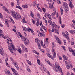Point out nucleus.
<instances>
[{
    "label": "nucleus",
    "instance_id": "obj_1",
    "mask_svg": "<svg viewBox=\"0 0 75 75\" xmlns=\"http://www.w3.org/2000/svg\"><path fill=\"white\" fill-rule=\"evenodd\" d=\"M53 68L54 71H55L56 72H57L58 70H59L61 73V74L62 75H63L64 74L63 72H62V70L61 67L60 66H53Z\"/></svg>",
    "mask_w": 75,
    "mask_h": 75
},
{
    "label": "nucleus",
    "instance_id": "obj_2",
    "mask_svg": "<svg viewBox=\"0 0 75 75\" xmlns=\"http://www.w3.org/2000/svg\"><path fill=\"white\" fill-rule=\"evenodd\" d=\"M8 48L12 53H13V50H16V48L14 47V45L12 43L10 44V45L8 47Z\"/></svg>",
    "mask_w": 75,
    "mask_h": 75
},
{
    "label": "nucleus",
    "instance_id": "obj_3",
    "mask_svg": "<svg viewBox=\"0 0 75 75\" xmlns=\"http://www.w3.org/2000/svg\"><path fill=\"white\" fill-rule=\"evenodd\" d=\"M21 46L22 47V49H16V50L18 51V52L20 54H21V52H24V49H25V46L23 44H21Z\"/></svg>",
    "mask_w": 75,
    "mask_h": 75
},
{
    "label": "nucleus",
    "instance_id": "obj_4",
    "mask_svg": "<svg viewBox=\"0 0 75 75\" xmlns=\"http://www.w3.org/2000/svg\"><path fill=\"white\" fill-rule=\"evenodd\" d=\"M13 16L14 18L16 20H18V19L21 20V17L20 15L19 14H17L16 13L15 14H14Z\"/></svg>",
    "mask_w": 75,
    "mask_h": 75
},
{
    "label": "nucleus",
    "instance_id": "obj_5",
    "mask_svg": "<svg viewBox=\"0 0 75 75\" xmlns=\"http://www.w3.org/2000/svg\"><path fill=\"white\" fill-rule=\"evenodd\" d=\"M72 0H69V6L71 8H74V5L73 4H72Z\"/></svg>",
    "mask_w": 75,
    "mask_h": 75
},
{
    "label": "nucleus",
    "instance_id": "obj_6",
    "mask_svg": "<svg viewBox=\"0 0 75 75\" xmlns=\"http://www.w3.org/2000/svg\"><path fill=\"white\" fill-rule=\"evenodd\" d=\"M69 51L70 52H71L72 55L75 57V52L74 51V50H72V49H70L69 50Z\"/></svg>",
    "mask_w": 75,
    "mask_h": 75
},
{
    "label": "nucleus",
    "instance_id": "obj_7",
    "mask_svg": "<svg viewBox=\"0 0 75 75\" xmlns=\"http://www.w3.org/2000/svg\"><path fill=\"white\" fill-rule=\"evenodd\" d=\"M39 41L40 42V43H41L42 47H43V48H45V44H44V45H43V42H42V40H40Z\"/></svg>",
    "mask_w": 75,
    "mask_h": 75
},
{
    "label": "nucleus",
    "instance_id": "obj_8",
    "mask_svg": "<svg viewBox=\"0 0 75 75\" xmlns=\"http://www.w3.org/2000/svg\"><path fill=\"white\" fill-rule=\"evenodd\" d=\"M38 35L39 37H41V36H43V37H45V34L44 33L42 34L40 33L38 34Z\"/></svg>",
    "mask_w": 75,
    "mask_h": 75
},
{
    "label": "nucleus",
    "instance_id": "obj_9",
    "mask_svg": "<svg viewBox=\"0 0 75 75\" xmlns=\"http://www.w3.org/2000/svg\"><path fill=\"white\" fill-rule=\"evenodd\" d=\"M47 55L49 57V58H51V59H54V58H53V57L51 56L50 54H47Z\"/></svg>",
    "mask_w": 75,
    "mask_h": 75
},
{
    "label": "nucleus",
    "instance_id": "obj_10",
    "mask_svg": "<svg viewBox=\"0 0 75 75\" xmlns=\"http://www.w3.org/2000/svg\"><path fill=\"white\" fill-rule=\"evenodd\" d=\"M69 33H71V34H74L75 33V31L74 30H69Z\"/></svg>",
    "mask_w": 75,
    "mask_h": 75
},
{
    "label": "nucleus",
    "instance_id": "obj_11",
    "mask_svg": "<svg viewBox=\"0 0 75 75\" xmlns=\"http://www.w3.org/2000/svg\"><path fill=\"white\" fill-rule=\"evenodd\" d=\"M63 57L64 59H65V60H68V59L67 57L64 54L63 55Z\"/></svg>",
    "mask_w": 75,
    "mask_h": 75
},
{
    "label": "nucleus",
    "instance_id": "obj_12",
    "mask_svg": "<svg viewBox=\"0 0 75 75\" xmlns=\"http://www.w3.org/2000/svg\"><path fill=\"white\" fill-rule=\"evenodd\" d=\"M60 11L61 13V15H62V14H63V9L62 6L60 8Z\"/></svg>",
    "mask_w": 75,
    "mask_h": 75
},
{
    "label": "nucleus",
    "instance_id": "obj_13",
    "mask_svg": "<svg viewBox=\"0 0 75 75\" xmlns=\"http://www.w3.org/2000/svg\"><path fill=\"white\" fill-rule=\"evenodd\" d=\"M56 39L59 44H61V42H60L61 41H60V40H59V38H58L57 37H56Z\"/></svg>",
    "mask_w": 75,
    "mask_h": 75
},
{
    "label": "nucleus",
    "instance_id": "obj_14",
    "mask_svg": "<svg viewBox=\"0 0 75 75\" xmlns=\"http://www.w3.org/2000/svg\"><path fill=\"white\" fill-rule=\"evenodd\" d=\"M5 23L6 25H7V26L8 27V23H7V22L8 21V19H5Z\"/></svg>",
    "mask_w": 75,
    "mask_h": 75
},
{
    "label": "nucleus",
    "instance_id": "obj_15",
    "mask_svg": "<svg viewBox=\"0 0 75 75\" xmlns=\"http://www.w3.org/2000/svg\"><path fill=\"white\" fill-rule=\"evenodd\" d=\"M13 74L15 75H20L18 74V72H17V71L16 70L14 71Z\"/></svg>",
    "mask_w": 75,
    "mask_h": 75
},
{
    "label": "nucleus",
    "instance_id": "obj_16",
    "mask_svg": "<svg viewBox=\"0 0 75 75\" xmlns=\"http://www.w3.org/2000/svg\"><path fill=\"white\" fill-rule=\"evenodd\" d=\"M11 14L12 16H13L14 14H16V13H15V12H14V11H11Z\"/></svg>",
    "mask_w": 75,
    "mask_h": 75
},
{
    "label": "nucleus",
    "instance_id": "obj_17",
    "mask_svg": "<svg viewBox=\"0 0 75 75\" xmlns=\"http://www.w3.org/2000/svg\"><path fill=\"white\" fill-rule=\"evenodd\" d=\"M47 16L49 19H51V20H52V19H51V15H50L49 14H47Z\"/></svg>",
    "mask_w": 75,
    "mask_h": 75
},
{
    "label": "nucleus",
    "instance_id": "obj_18",
    "mask_svg": "<svg viewBox=\"0 0 75 75\" xmlns=\"http://www.w3.org/2000/svg\"><path fill=\"white\" fill-rule=\"evenodd\" d=\"M0 18H1V19L2 20H4V19H3V16L1 14H0Z\"/></svg>",
    "mask_w": 75,
    "mask_h": 75
},
{
    "label": "nucleus",
    "instance_id": "obj_19",
    "mask_svg": "<svg viewBox=\"0 0 75 75\" xmlns=\"http://www.w3.org/2000/svg\"><path fill=\"white\" fill-rule=\"evenodd\" d=\"M53 24H54V25H53V27H54L55 28H57V25L55 24V23L54 22Z\"/></svg>",
    "mask_w": 75,
    "mask_h": 75
},
{
    "label": "nucleus",
    "instance_id": "obj_20",
    "mask_svg": "<svg viewBox=\"0 0 75 75\" xmlns=\"http://www.w3.org/2000/svg\"><path fill=\"white\" fill-rule=\"evenodd\" d=\"M40 69L41 70H44V71H45V70H46V69H44V68L43 67H40Z\"/></svg>",
    "mask_w": 75,
    "mask_h": 75
},
{
    "label": "nucleus",
    "instance_id": "obj_21",
    "mask_svg": "<svg viewBox=\"0 0 75 75\" xmlns=\"http://www.w3.org/2000/svg\"><path fill=\"white\" fill-rule=\"evenodd\" d=\"M46 62H47V63H48V64H49L50 66H51V63H50V61L48 60H46Z\"/></svg>",
    "mask_w": 75,
    "mask_h": 75
},
{
    "label": "nucleus",
    "instance_id": "obj_22",
    "mask_svg": "<svg viewBox=\"0 0 75 75\" xmlns=\"http://www.w3.org/2000/svg\"><path fill=\"white\" fill-rule=\"evenodd\" d=\"M1 52H0V53H1V54L2 55V56H4V51H3H3H1Z\"/></svg>",
    "mask_w": 75,
    "mask_h": 75
},
{
    "label": "nucleus",
    "instance_id": "obj_23",
    "mask_svg": "<svg viewBox=\"0 0 75 75\" xmlns=\"http://www.w3.org/2000/svg\"><path fill=\"white\" fill-rule=\"evenodd\" d=\"M24 43L25 45H27L28 44V42L26 40L24 41Z\"/></svg>",
    "mask_w": 75,
    "mask_h": 75
},
{
    "label": "nucleus",
    "instance_id": "obj_24",
    "mask_svg": "<svg viewBox=\"0 0 75 75\" xmlns=\"http://www.w3.org/2000/svg\"><path fill=\"white\" fill-rule=\"evenodd\" d=\"M35 4H36V1H34L33 2V6L34 7H35Z\"/></svg>",
    "mask_w": 75,
    "mask_h": 75
},
{
    "label": "nucleus",
    "instance_id": "obj_25",
    "mask_svg": "<svg viewBox=\"0 0 75 75\" xmlns=\"http://www.w3.org/2000/svg\"><path fill=\"white\" fill-rule=\"evenodd\" d=\"M42 28H43V29H44L45 31H46V29L47 28H46V27L44 25H42Z\"/></svg>",
    "mask_w": 75,
    "mask_h": 75
},
{
    "label": "nucleus",
    "instance_id": "obj_26",
    "mask_svg": "<svg viewBox=\"0 0 75 75\" xmlns=\"http://www.w3.org/2000/svg\"><path fill=\"white\" fill-rule=\"evenodd\" d=\"M16 8H19V9L21 10H22V8L20 6H16Z\"/></svg>",
    "mask_w": 75,
    "mask_h": 75
},
{
    "label": "nucleus",
    "instance_id": "obj_27",
    "mask_svg": "<svg viewBox=\"0 0 75 75\" xmlns=\"http://www.w3.org/2000/svg\"><path fill=\"white\" fill-rule=\"evenodd\" d=\"M22 28H23L24 31H27V28H26L22 26Z\"/></svg>",
    "mask_w": 75,
    "mask_h": 75
},
{
    "label": "nucleus",
    "instance_id": "obj_28",
    "mask_svg": "<svg viewBox=\"0 0 75 75\" xmlns=\"http://www.w3.org/2000/svg\"><path fill=\"white\" fill-rule=\"evenodd\" d=\"M37 62H38V64L39 65L40 64V59H37Z\"/></svg>",
    "mask_w": 75,
    "mask_h": 75
},
{
    "label": "nucleus",
    "instance_id": "obj_29",
    "mask_svg": "<svg viewBox=\"0 0 75 75\" xmlns=\"http://www.w3.org/2000/svg\"><path fill=\"white\" fill-rule=\"evenodd\" d=\"M64 5H65V6L67 7V9H66V10H67V11H68V4H67L66 3H65L64 4Z\"/></svg>",
    "mask_w": 75,
    "mask_h": 75
},
{
    "label": "nucleus",
    "instance_id": "obj_30",
    "mask_svg": "<svg viewBox=\"0 0 75 75\" xmlns=\"http://www.w3.org/2000/svg\"><path fill=\"white\" fill-rule=\"evenodd\" d=\"M13 64L14 65H18L16 63V61H14V60H13Z\"/></svg>",
    "mask_w": 75,
    "mask_h": 75
},
{
    "label": "nucleus",
    "instance_id": "obj_31",
    "mask_svg": "<svg viewBox=\"0 0 75 75\" xmlns=\"http://www.w3.org/2000/svg\"><path fill=\"white\" fill-rule=\"evenodd\" d=\"M65 64L66 65H67V66H71V65L69 64H69L68 63H67V61H65Z\"/></svg>",
    "mask_w": 75,
    "mask_h": 75
},
{
    "label": "nucleus",
    "instance_id": "obj_32",
    "mask_svg": "<svg viewBox=\"0 0 75 75\" xmlns=\"http://www.w3.org/2000/svg\"><path fill=\"white\" fill-rule=\"evenodd\" d=\"M55 11H54V12L51 15L52 16L54 17V16H55Z\"/></svg>",
    "mask_w": 75,
    "mask_h": 75
},
{
    "label": "nucleus",
    "instance_id": "obj_33",
    "mask_svg": "<svg viewBox=\"0 0 75 75\" xmlns=\"http://www.w3.org/2000/svg\"><path fill=\"white\" fill-rule=\"evenodd\" d=\"M59 23L61 24H62V22H61V17H59Z\"/></svg>",
    "mask_w": 75,
    "mask_h": 75
},
{
    "label": "nucleus",
    "instance_id": "obj_34",
    "mask_svg": "<svg viewBox=\"0 0 75 75\" xmlns=\"http://www.w3.org/2000/svg\"><path fill=\"white\" fill-rule=\"evenodd\" d=\"M64 36L65 38H67V39H68V40H69V37H68V36H67V35H65Z\"/></svg>",
    "mask_w": 75,
    "mask_h": 75
},
{
    "label": "nucleus",
    "instance_id": "obj_35",
    "mask_svg": "<svg viewBox=\"0 0 75 75\" xmlns=\"http://www.w3.org/2000/svg\"><path fill=\"white\" fill-rule=\"evenodd\" d=\"M54 27L53 26V27H52V30H51V31H52V32H54V31H55V29H54Z\"/></svg>",
    "mask_w": 75,
    "mask_h": 75
},
{
    "label": "nucleus",
    "instance_id": "obj_36",
    "mask_svg": "<svg viewBox=\"0 0 75 75\" xmlns=\"http://www.w3.org/2000/svg\"><path fill=\"white\" fill-rule=\"evenodd\" d=\"M31 30V29L29 28H28L27 29L26 31H28V32H30Z\"/></svg>",
    "mask_w": 75,
    "mask_h": 75
},
{
    "label": "nucleus",
    "instance_id": "obj_37",
    "mask_svg": "<svg viewBox=\"0 0 75 75\" xmlns=\"http://www.w3.org/2000/svg\"><path fill=\"white\" fill-rule=\"evenodd\" d=\"M23 20H22V22L24 23H26V21H25V19L23 18Z\"/></svg>",
    "mask_w": 75,
    "mask_h": 75
},
{
    "label": "nucleus",
    "instance_id": "obj_38",
    "mask_svg": "<svg viewBox=\"0 0 75 75\" xmlns=\"http://www.w3.org/2000/svg\"><path fill=\"white\" fill-rule=\"evenodd\" d=\"M36 25L38 26V25H39V21H37V22L36 23Z\"/></svg>",
    "mask_w": 75,
    "mask_h": 75
},
{
    "label": "nucleus",
    "instance_id": "obj_39",
    "mask_svg": "<svg viewBox=\"0 0 75 75\" xmlns=\"http://www.w3.org/2000/svg\"><path fill=\"white\" fill-rule=\"evenodd\" d=\"M53 8L54 7H53V5H51L49 6V8H51V9H52V8Z\"/></svg>",
    "mask_w": 75,
    "mask_h": 75
},
{
    "label": "nucleus",
    "instance_id": "obj_40",
    "mask_svg": "<svg viewBox=\"0 0 75 75\" xmlns=\"http://www.w3.org/2000/svg\"><path fill=\"white\" fill-rule=\"evenodd\" d=\"M34 53H35V54H36L37 55H39V53H38V52H37L35 51H34Z\"/></svg>",
    "mask_w": 75,
    "mask_h": 75
},
{
    "label": "nucleus",
    "instance_id": "obj_41",
    "mask_svg": "<svg viewBox=\"0 0 75 75\" xmlns=\"http://www.w3.org/2000/svg\"><path fill=\"white\" fill-rule=\"evenodd\" d=\"M55 33L58 34H59V33H58V30L56 29H55Z\"/></svg>",
    "mask_w": 75,
    "mask_h": 75
},
{
    "label": "nucleus",
    "instance_id": "obj_42",
    "mask_svg": "<svg viewBox=\"0 0 75 75\" xmlns=\"http://www.w3.org/2000/svg\"><path fill=\"white\" fill-rule=\"evenodd\" d=\"M10 18L11 19V22L13 24H14V21L13 20V19H11V18Z\"/></svg>",
    "mask_w": 75,
    "mask_h": 75
},
{
    "label": "nucleus",
    "instance_id": "obj_43",
    "mask_svg": "<svg viewBox=\"0 0 75 75\" xmlns=\"http://www.w3.org/2000/svg\"><path fill=\"white\" fill-rule=\"evenodd\" d=\"M30 15L31 16V17H33H33L34 16V15L33 14V12H31V13L30 14Z\"/></svg>",
    "mask_w": 75,
    "mask_h": 75
},
{
    "label": "nucleus",
    "instance_id": "obj_44",
    "mask_svg": "<svg viewBox=\"0 0 75 75\" xmlns=\"http://www.w3.org/2000/svg\"><path fill=\"white\" fill-rule=\"evenodd\" d=\"M42 10L44 12V13H45L46 10L45 9V8H42Z\"/></svg>",
    "mask_w": 75,
    "mask_h": 75
},
{
    "label": "nucleus",
    "instance_id": "obj_45",
    "mask_svg": "<svg viewBox=\"0 0 75 75\" xmlns=\"http://www.w3.org/2000/svg\"><path fill=\"white\" fill-rule=\"evenodd\" d=\"M3 49H2V47H1V46H0V52H1V51H3Z\"/></svg>",
    "mask_w": 75,
    "mask_h": 75
},
{
    "label": "nucleus",
    "instance_id": "obj_46",
    "mask_svg": "<svg viewBox=\"0 0 75 75\" xmlns=\"http://www.w3.org/2000/svg\"><path fill=\"white\" fill-rule=\"evenodd\" d=\"M24 51H25V52H28V50L27 49V48H26L25 47L24 49Z\"/></svg>",
    "mask_w": 75,
    "mask_h": 75
},
{
    "label": "nucleus",
    "instance_id": "obj_47",
    "mask_svg": "<svg viewBox=\"0 0 75 75\" xmlns=\"http://www.w3.org/2000/svg\"><path fill=\"white\" fill-rule=\"evenodd\" d=\"M5 73L6 74H7V70L6 69H5Z\"/></svg>",
    "mask_w": 75,
    "mask_h": 75
},
{
    "label": "nucleus",
    "instance_id": "obj_48",
    "mask_svg": "<svg viewBox=\"0 0 75 75\" xmlns=\"http://www.w3.org/2000/svg\"><path fill=\"white\" fill-rule=\"evenodd\" d=\"M7 74H8L9 75H11V74H10L9 71L8 70L7 71Z\"/></svg>",
    "mask_w": 75,
    "mask_h": 75
},
{
    "label": "nucleus",
    "instance_id": "obj_49",
    "mask_svg": "<svg viewBox=\"0 0 75 75\" xmlns=\"http://www.w3.org/2000/svg\"><path fill=\"white\" fill-rule=\"evenodd\" d=\"M16 68L17 69H18H18H20V66L19 67L18 66H15Z\"/></svg>",
    "mask_w": 75,
    "mask_h": 75
},
{
    "label": "nucleus",
    "instance_id": "obj_50",
    "mask_svg": "<svg viewBox=\"0 0 75 75\" xmlns=\"http://www.w3.org/2000/svg\"><path fill=\"white\" fill-rule=\"evenodd\" d=\"M43 20H45V21H46V22H45V23H47V20L46 19V18H44V17H43Z\"/></svg>",
    "mask_w": 75,
    "mask_h": 75
},
{
    "label": "nucleus",
    "instance_id": "obj_51",
    "mask_svg": "<svg viewBox=\"0 0 75 75\" xmlns=\"http://www.w3.org/2000/svg\"><path fill=\"white\" fill-rule=\"evenodd\" d=\"M54 51H55V50H54V48L53 47H52V52H55Z\"/></svg>",
    "mask_w": 75,
    "mask_h": 75
},
{
    "label": "nucleus",
    "instance_id": "obj_52",
    "mask_svg": "<svg viewBox=\"0 0 75 75\" xmlns=\"http://www.w3.org/2000/svg\"><path fill=\"white\" fill-rule=\"evenodd\" d=\"M2 37L3 38H5V37H6V36H5L3 34H1Z\"/></svg>",
    "mask_w": 75,
    "mask_h": 75
},
{
    "label": "nucleus",
    "instance_id": "obj_53",
    "mask_svg": "<svg viewBox=\"0 0 75 75\" xmlns=\"http://www.w3.org/2000/svg\"><path fill=\"white\" fill-rule=\"evenodd\" d=\"M27 70L29 72H30L31 71L30 70V69H29V68H27Z\"/></svg>",
    "mask_w": 75,
    "mask_h": 75
},
{
    "label": "nucleus",
    "instance_id": "obj_54",
    "mask_svg": "<svg viewBox=\"0 0 75 75\" xmlns=\"http://www.w3.org/2000/svg\"><path fill=\"white\" fill-rule=\"evenodd\" d=\"M11 5L12 7H13L14 6V2H12L11 3Z\"/></svg>",
    "mask_w": 75,
    "mask_h": 75
},
{
    "label": "nucleus",
    "instance_id": "obj_55",
    "mask_svg": "<svg viewBox=\"0 0 75 75\" xmlns=\"http://www.w3.org/2000/svg\"><path fill=\"white\" fill-rule=\"evenodd\" d=\"M55 65L56 66H59V64L57 63H55Z\"/></svg>",
    "mask_w": 75,
    "mask_h": 75
},
{
    "label": "nucleus",
    "instance_id": "obj_56",
    "mask_svg": "<svg viewBox=\"0 0 75 75\" xmlns=\"http://www.w3.org/2000/svg\"><path fill=\"white\" fill-rule=\"evenodd\" d=\"M38 38H36L35 39V42H38Z\"/></svg>",
    "mask_w": 75,
    "mask_h": 75
},
{
    "label": "nucleus",
    "instance_id": "obj_57",
    "mask_svg": "<svg viewBox=\"0 0 75 75\" xmlns=\"http://www.w3.org/2000/svg\"><path fill=\"white\" fill-rule=\"evenodd\" d=\"M8 41H11V42H12V40H11V39H10V38H8V39H7Z\"/></svg>",
    "mask_w": 75,
    "mask_h": 75
},
{
    "label": "nucleus",
    "instance_id": "obj_58",
    "mask_svg": "<svg viewBox=\"0 0 75 75\" xmlns=\"http://www.w3.org/2000/svg\"><path fill=\"white\" fill-rule=\"evenodd\" d=\"M56 55V53H55V52H54V54H53V57H54V58H55Z\"/></svg>",
    "mask_w": 75,
    "mask_h": 75
},
{
    "label": "nucleus",
    "instance_id": "obj_59",
    "mask_svg": "<svg viewBox=\"0 0 75 75\" xmlns=\"http://www.w3.org/2000/svg\"><path fill=\"white\" fill-rule=\"evenodd\" d=\"M23 39L25 41H26V38H25V37H23Z\"/></svg>",
    "mask_w": 75,
    "mask_h": 75
},
{
    "label": "nucleus",
    "instance_id": "obj_60",
    "mask_svg": "<svg viewBox=\"0 0 75 75\" xmlns=\"http://www.w3.org/2000/svg\"><path fill=\"white\" fill-rule=\"evenodd\" d=\"M10 59H11V61H13V62L14 61V60L13 59V58H12V57H10Z\"/></svg>",
    "mask_w": 75,
    "mask_h": 75
},
{
    "label": "nucleus",
    "instance_id": "obj_61",
    "mask_svg": "<svg viewBox=\"0 0 75 75\" xmlns=\"http://www.w3.org/2000/svg\"><path fill=\"white\" fill-rule=\"evenodd\" d=\"M50 24L52 26H53V25H54V24L52 22L51 23H50Z\"/></svg>",
    "mask_w": 75,
    "mask_h": 75
},
{
    "label": "nucleus",
    "instance_id": "obj_62",
    "mask_svg": "<svg viewBox=\"0 0 75 75\" xmlns=\"http://www.w3.org/2000/svg\"><path fill=\"white\" fill-rule=\"evenodd\" d=\"M62 34H63V36L65 35H66V34H65V32H63Z\"/></svg>",
    "mask_w": 75,
    "mask_h": 75
},
{
    "label": "nucleus",
    "instance_id": "obj_63",
    "mask_svg": "<svg viewBox=\"0 0 75 75\" xmlns=\"http://www.w3.org/2000/svg\"><path fill=\"white\" fill-rule=\"evenodd\" d=\"M28 64H29V65H31V62H29L28 63Z\"/></svg>",
    "mask_w": 75,
    "mask_h": 75
},
{
    "label": "nucleus",
    "instance_id": "obj_64",
    "mask_svg": "<svg viewBox=\"0 0 75 75\" xmlns=\"http://www.w3.org/2000/svg\"><path fill=\"white\" fill-rule=\"evenodd\" d=\"M67 75H71V74H70V73H69V72H67Z\"/></svg>",
    "mask_w": 75,
    "mask_h": 75
}]
</instances>
